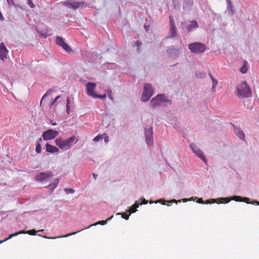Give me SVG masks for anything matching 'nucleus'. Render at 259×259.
Returning <instances> with one entry per match:
<instances>
[{
  "label": "nucleus",
  "instance_id": "nucleus-39",
  "mask_svg": "<svg viewBox=\"0 0 259 259\" xmlns=\"http://www.w3.org/2000/svg\"><path fill=\"white\" fill-rule=\"evenodd\" d=\"M211 79L212 82L213 88H215L217 85L218 84V81L213 77H211Z\"/></svg>",
  "mask_w": 259,
  "mask_h": 259
},
{
  "label": "nucleus",
  "instance_id": "nucleus-19",
  "mask_svg": "<svg viewBox=\"0 0 259 259\" xmlns=\"http://www.w3.org/2000/svg\"><path fill=\"white\" fill-rule=\"evenodd\" d=\"M46 151L48 153H54L55 152H58L59 151L58 148L50 144L49 143L46 144Z\"/></svg>",
  "mask_w": 259,
  "mask_h": 259
},
{
  "label": "nucleus",
  "instance_id": "nucleus-44",
  "mask_svg": "<svg viewBox=\"0 0 259 259\" xmlns=\"http://www.w3.org/2000/svg\"><path fill=\"white\" fill-rule=\"evenodd\" d=\"M139 201H141V203H140V204H146L148 203V201L146 200L145 198H141L140 200H139Z\"/></svg>",
  "mask_w": 259,
  "mask_h": 259
},
{
  "label": "nucleus",
  "instance_id": "nucleus-27",
  "mask_svg": "<svg viewBox=\"0 0 259 259\" xmlns=\"http://www.w3.org/2000/svg\"><path fill=\"white\" fill-rule=\"evenodd\" d=\"M127 211L129 212V214H127L125 213H121V212H118L116 214V215H121V217L125 219V220H128L129 219V217L131 214V212L130 209H128Z\"/></svg>",
  "mask_w": 259,
  "mask_h": 259
},
{
  "label": "nucleus",
  "instance_id": "nucleus-41",
  "mask_svg": "<svg viewBox=\"0 0 259 259\" xmlns=\"http://www.w3.org/2000/svg\"><path fill=\"white\" fill-rule=\"evenodd\" d=\"M135 45L137 47V51L139 52L140 51V48L142 46V43L139 40H137L135 42Z\"/></svg>",
  "mask_w": 259,
  "mask_h": 259
},
{
  "label": "nucleus",
  "instance_id": "nucleus-2",
  "mask_svg": "<svg viewBox=\"0 0 259 259\" xmlns=\"http://www.w3.org/2000/svg\"><path fill=\"white\" fill-rule=\"evenodd\" d=\"M165 103L167 105H171L172 101L167 99L164 94H158L150 101L151 106L153 108L160 106L161 103Z\"/></svg>",
  "mask_w": 259,
  "mask_h": 259
},
{
  "label": "nucleus",
  "instance_id": "nucleus-45",
  "mask_svg": "<svg viewBox=\"0 0 259 259\" xmlns=\"http://www.w3.org/2000/svg\"><path fill=\"white\" fill-rule=\"evenodd\" d=\"M58 183H59V179H56L55 180V182L53 184V185H54L53 188L54 189L56 188L57 187Z\"/></svg>",
  "mask_w": 259,
  "mask_h": 259
},
{
  "label": "nucleus",
  "instance_id": "nucleus-9",
  "mask_svg": "<svg viewBox=\"0 0 259 259\" xmlns=\"http://www.w3.org/2000/svg\"><path fill=\"white\" fill-rule=\"evenodd\" d=\"M190 148L196 156L202 160L206 164L207 163V160L203 152L195 144L191 143L190 145Z\"/></svg>",
  "mask_w": 259,
  "mask_h": 259
},
{
  "label": "nucleus",
  "instance_id": "nucleus-56",
  "mask_svg": "<svg viewBox=\"0 0 259 259\" xmlns=\"http://www.w3.org/2000/svg\"><path fill=\"white\" fill-rule=\"evenodd\" d=\"M41 35H44L45 37H47V34H46L45 33H41Z\"/></svg>",
  "mask_w": 259,
  "mask_h": 259
},
{
  "label": "nucleus",
  "instance_id": "nucleus-48",
  "mask_svg": "<svg viewBox=\"0 0 259 259\" xmlns=\"http://www.w3.org/2000/svg\"><path fill=\"white\" fill-rule=\"evenodd\" d=\"M13 6L15 8H19L20 9H22V7L21 6H20L19 5H18V4H15L14 3V5H13Z\"/></svg>",
  "mask_w": 259,
  "mask_h": 259
},
{
  "label": "nucleus",
  "instance_id": "nucleus-6",
  "mask_svg": "<svg viewBox=\"0 0 259 259\" xmlns=\"http://www.w3.org/2000/svg\"><path fill=\"white\" fill-rule=\"evenodd\" d=\"M183 14H190L195 9L194 0H180Z\"/></svg>",
  "mask_w": 259,
  "mask_h": 259
},
{
  "label": "nucleus",
  "instance_id": "nucleus-28",
  "mask_svg": "<svg viewBox=\"0 0 259 259\" xmlns=\"http://www.w3.org/2000/svg\"><path fill=\"white\" fill-rule=\"evenodd\" d=\"M22 233H24V230L18 231V232H16V233H15L14 234H12L9 235V237L5 239V241H6L8 240L9 239H11L12 237H13L14 236H16L18 235L21 234H22Z\"/></svg>",
  "mask_w": 259,
  "mask_h": 259
},
{
  "label": "nucleus",
  "instance_id": "nucleus-24",
  "mask_svg": "<svg viewBox=\"0 0 259 259\" xmlns=\"http://www.w3.org/2000/svg\"><path fill=\"white\" fill-rule=\"evenodd\" d=\"M193 200V197H191L189 199H187V198H184L182 200H177L176 199H172V200H169L168 201V202L170 203H176L177 204H178V203H180L182 201L183 202H187L188 201H191Z\"/></svg>",
  "mask_w": 259,
  "mask_h": 259
},
{
  "label": "nucleus",
  "instance_id": "nucleus-37",
  "mask_svg": "<svg viewBox=\"0 0 259 259\" xmlns=\"http://www.w3.org/2000/svg\"><path fill=\"white\" fill-rule=\"evenodd\" d=\"M64 191L67 194H73L75 192L74 190L72 188H65L64 189Z\"/></svg>",
  "mask_w": 259,
  "mask_h": 259
},
{
  "label": "nucleus",
  "instance_id": "nucleus-57",
  "mask_svg": "<svg viewBox=\"0 0 259 259\" xmlns=\"http://www.w3.org/2000/svg\"><path fill=\"white\" fill-rule=\"evenodd\" d=\"M208 75L210 76V78H211V77H213L210 72H209Z\"/></svg>",
  "mask_w": 259,
  "mask_h": 259
},
{
  "label": "nucleus",
  "instance_id": "nucleus-3",
  "mask_svg": "<svg viewBox=\"0 0 259 259\" xmlns=\"http://www.w3.org/2000/svg\"><path fill=\"white\" fill-rule=\"evenodd\" d=\"M113 217V216L112 215L109 218H108L106 220L98 221V222H97V223H96L95 224H92V225H90L87 228H85L82 229L81 230H79V231H77L76 232H72L71 233L67 234L65 235H62V236H56V237H47L46 236H42V235L41 237H43V238H45L50 239H55L59 238L67 237L70 236L71 235H75L76 233H77L78 232H79L83 230L84 229H87V228H90V227H91L92 226H97V225H106L108 221H110L112 219V218ZM39 236H41V235H39Z\"/></svg>",
  "mask_w": 259,
  "mask_h": 259
},
{
  "label": "nucleus",
  "instance_id": "nucleus-25",
  "mask_svg": "<svg viewBox=\"0 0 259 259\" xmlns=\"http://www.w3.org/2000/svg\"><path fill=\"white\" fill-rule=\"evenodd\" d=\"M139 200L136 201L135 203L131 206L129 209L131 210V213H134L137 211V208H138L140 205Z\"/></svg>",
  "mask_w": 259,
  "mask_h": 259
},
{
  "label": "nucleus",
  "instance_id": "nucleus-34",
  "mask_svg": "<svg viewBox=\"0 0 259 259\" xmlns=\"http://www.w3.org/2000/svg\"><path fill=\"white\" fill-rule=\"evenodd\" d=\"M36 231L34 229L28 230V231H24V234H28L30 235H34L36 233Z\"/></svg>",
  "mask_w": 259,
  "mask_h": 259
},
{
  "label": "nucleus",
  "instance_id": "nucleus-21",
  "mask_svg": "<svg viewBox=\"0 0 259 259\" xmlns=\"http://www.w3.org/2000/svg\"><path fill=\"white\" fill-rule=\"evenodd\" d=\"M170 35L169 37H168V38L175 37L177 36V29L171 20H170Z\"/></svg>",
  "mask_w": 259,
  "mask_h": 259
},
{
  "label": "nucleus",
  "instance_id": "nucleus-51",
  "mask_svg": "<svg viewBox=\"0 0 259 259\" xmlns=\"http://www.w3.org/2000/svg\"><path fill=\"white\" fill-rule=\"evenodd\" d=\"M50 123L52 125H57V123L55 122H53V120H51L50 121Z\"/></svg>",
  "mask_w": 259,
  "mask_h": 259
},
{
  "label": "nucleus",
  "instance_id": "nucleus-17",
  "mask_svg": "<svg viewBox=\"0 0 259 259\" xmlns=\"http://www.w3.org/2000/svg\"><path fill=\"white\" fill-rule=\"evenodd\" d=\"M234 131L236 135L241 140L244 141L245 139V136L243 131L241 129L240 127H237L232 124Z\"/></svg>",
  "mask_w": 259,
  "mask_h": 259
},
{
  "label": "nucleus",
  "instance_id": "nucleus-54",
  "mask_svg": "<svg viewBox=\"0 0 259 259\" xmlns=\"http://www.w3.org/2000/svg\"><path fill=\"white\" fill-rule=\"evenodd\" d=\"M256 203L257 205H259V202L257 201H254L251 203V204Z\"/></svg>",
  "mask_w": 259,
  "mask_h": 259
},
{
  "label": "nucleus",
  "instance_id": "nucleus-18",
  "mask_svg": "<svg viewBox=\"0 0 259 259\" xmlns=\"http://www.w3.org/2000/svg\"><path fill=\"white\" fill-rule=\"evenodd\" d=\"M75 140L76 138L75 136H72L66 140H63V149H65L67 146L70 147L74 143H76L77 140L75 142Z\"/></svg>",
  "mask_w": 259,
  "mask_h": 259
},
{
  "label": "nucleus",
  "instance_id": "nucleus-38",
  "mask_svg": "<svg viewBox=\"0 0 259 259\" xmlns=\"http://www.w3.org/2000/svg\"><path fill=\"white\" fill-rule=\"evenodd\" d=\"M104 135H98L94 138V141L98 142L100 140L103 139Z\"/></svg>",
  "mask_w": 259,
  "mask_h": 259
},
{
  "label": "nucleus",
  "instance_id": "nucleus-10",
  "mask_svg": "<svg viewBox=\"0 0 259 259\" xmlns=\"http://www.w3.org/2000/svg\"><path fill=\"white\" fill-rule=\"evenodd\" d=\"M144 136L147 145L150 146L153 145V130L152 127L144 129Z\"/></svg>",
  "mask_w": 259,
  "mask_h": 259
},
{
  "label": "nucleus",
  "instance_id": "nucleus-58",
  "mask_svg": "<svg viewBox=\"0 0 259 259\" xmlns=\"http://www.w3.org/2000/svg\"><path fill=\"white\" fill-rule=\"evenodd\" d=\"M144 27H145V28L146 30V31H147V29H148V26H146V25H145V26H144Z\"/></svg>",
  "mask_w": 259,
  "mask_h": 259
},
{
  "label": "nucleus",
  "instance_id": "nucleus-60",
  "mask_svg": "<svg viewBox=\"0 0 259 259\" xmlns=\"http://www.w3.org/2000/svg\"><path fill=\"white\" fill-rule=\"evenodd\" d=\"M211 90L212 92H214L215 91V88H213V85L212 86Z\"/></svg>",
  "mask_w": 259,
  "mask_h": 259
},
{
  "label": "nucleus",
  "instance_id": "nucleus-35",
  "mask_svg": "<svg viewBox=\"0 0 259 259\" xmlns=\"http://www.w3.org/2000/svg\"><path fill=\"white\" fill-rule=\"evenodd\" d=\"M35 151L37 153H40L41 151L40 143H36Z\"/></svg>",
  "mask_w": 259,
  "mask_h": 259
},
{
  "label": "nucleus",
  "instance_id": "nucleus-40",
  "mask_svg": "<svg viewBox=\"0 0 259 259\" xmlns=\"http://www.w3.org/2000/svg\"><path fill=\"white\" fill-rule=\"evenodd\" d=\"M27 5L31 8H33L35 7L31 0H27Z\"/></svg>",
  "mask_w": 259,
  "mask_h": 259
},
{
  "label": "nucleus",
  "instance_id": "nucleus-8",
  "mask_svg": "<svg viewBox=\"0 0 259 259\" xmlns=\"http://www.w3.org/2000/svg\"><path fill=\"white\" fill-rule=\"evenodd\" d=\"M219 202L223 203H227L229 202L231 200H235L236 201H243L247 203H251L252 202H249V199L247 197H242L239 196H233L231 197H226V198H218Z\"/></svg>",
  "mask_w": 259,
  "mask_h": 259
},
{
  "label": "nucleus",
  "instance_id": "nucleus-52",
  "mask_svg": "<svg viewBox=\"0 0 259 259\" xmlns=\"http://www.w3.org/2000/svg\"><path fill=\"white\" fill-rule=\"evenodd\" d=\"M93 178H94L95 180H96L97 178L98 177V175L95 174V173H93Z\"/></svg>",
  "mask_w": 259,
  "mask_h": 259
},
{
  "label": "nucleus",
  "instance_id": "nucleus-22",
  "mask_svg": "<svg viewBox=\"0 0 259 259\" xmlns=\"http://www.w3.org/2000/svg\"><path fill=\"white\" fill-rule=\"evenodd\" d=\"M227 3V11L230 15H233L234 14L235 10L231 0H226Z\"/></svg>",
  "mask_w": 259,
  "mask_h": 259
},
{
  "label": "nucleus",
  "instance_id": "nucleus-14",
  "mask_svg": "<svg viewBox=\"0 0 259 259\" xmlns=\"http://www.w3.org/2000/svg\"><path fill=\"white\" fill-rule=\"evenodd\" d=\"M53 176L54 174L52 171L40 172L36 176L35 180L37 181L41 182L43 181H46L49 178Z\"/></svg>",
  "mask_w": 259,
  "mask_h": 259
},
{
  "label": "nucleus",
  "instance_id": "nucleus-49",
  "mask_svg": "<svg viewBox=\"0 0 259 259\" xmlns=\"http://www.w3.org/2000/svg\"><path fill=\"white\" fill-rule=\"evenodd\" d=\"M70 106H66V112L68 114L70 112Z\"/></svg>",
  "mask_w": 259,
  "mask_h": 259
},
{
  "label": "nucleus",
  "instance_id": "nucleus-32",
  "mask_svg": "<svg viewBox=\"0 0 259 259\" xmlns=\"http://www.w3.org/2000/svg\"><path fill=\"white\" fill-rule=\"evenodd\" d=\"M172 4L174 5V7L176 9H180V4L178 0H172Z\"/></svg>",
  "mask_w": 259,
  "mask_h": 259
},
{
  "label": "nucleus",
  "instance_id": "nucleus-33",
  "mask_svg": "<svg viewBox=\"0 0 259 259\" xmlns=\"http://www.w3.org/2000/svg\"><path fill=\"white\" fill-rule=\"evenodd\" d=\"M245 63H247V62L245 61L244 65L240 69V72L243 74L246 73L247 71V67L245 65Z\"/></svg>",
  "mask_w": 259,
  "mask_h": 259
},
{
  "label": "nucleus",
  "instance_id": "nucleus-53",
  "mask_svg": "<svg viewBox=\"0 0 259 259\" xmlns=\"http://www.w3.org/2000/svg\"><path fill=\"white\" fill-rule=\"evenodd\" d=\"M42 140L41 138H39L38 140H37L36 143H40L41 142H42Z\"/></svg>",
  "mask_w": 259,
  "mask_h": 259
},
{
  "label": "nucleus",
  "instance_id": "nucleus-12",
  "mask_svg": "<svg viewBox=\"0 0 259 259\" xmlns=\"http://www.w3.org/2000/svg\"><path fill=\"white\" fill-rule=\"evenodd\" d=\"M63 4L68 8H72L74 10H76L80 6H84V3L82 2H75L73 0H67L64 2Z\"/></svg>",
  "mask_w": 259,
  "mask_h": 259
},
{
  "label": "nucleus",
  "instance_id": "nucleus-20",
  "mask_svg": "<svg viewBox=\"0 0 259 259\" xmlns=\"http://www.w3.org/2000/svg\"><path fill=\"white\" fill-rule=\"evenodd\" d=\"M198 27V25L196 21H191V24L186 26L188 32H190Z\"/></svg>",
  "mask_w": 259,
  "mask_h": 259
},
{
  "label": "nucleus",
  "instance_id": "nucleus-50",
  "mask_svg": "<svg viewBox=\"0 0 259 259\" xmlns=\"http://www.w3.org/2000/svg\"><path fill=\"white\" fill-rule=\"evenodd\" d=\"M104 141L106 143H107L109 142L108 137H107V136L106 137V138L104 139Z\"/></svg>",
  "mask_w": 259,
  "mask_h": 259
},
{
  "label": "nucleus",
  "instance_id": "nucleus-5",
  "mask_svg": "<svg viewBox=\"0 0 259 259\" xmlns=\"http://www.w3.org/2000/svg\"><path fill=\"white\" fill-rule=\"evenodd\" d=\"M154 91L151 84L146 83L144 84L143 94L141 100L143 102H147L153 95Z\"/></svg>",
  "mask_w": 259,
  "mask_h": 259
},
{
  "label": "nucleus",
  "instance_id": "nucleus-26",
  "mask_svg": "<svg viewBox=\"0 0 259 259\" xmlns=\"http://www.w3.org/2000/svg\"><path fill=\"white\" fill-rule=\"evenodd\" d=\"M55 143L60 148L63 149V139L61 138L56 139Z\"/></svg>",
  "mask_w": 259,
  "mask_h": 259
},
{
  "label": "nucleus",
  "instance_id": "nucleus-46",
  "mask_svg": "<svg viewBox=\"0 0 259 259\" xmlns=\"http://www.w3.org/2000/svg\"><path fill=\"white\" fill-rule=\"evenodd\" d=\"M7 3L10 5L12 6L14 5V2L13 0H7Z\"/></svg>",
  "mask_w": 259,
  "mask_h": 259
},
{
  "label": "nucleus",
  "instance_id": "nucleus-11",
  "mask_svg": "<svg viewBox=\"0 0 259 259\" xmlns=\"http://www.w3.org/2000/svg\"><path fill=\"white\" fill-rule=\"evenodd\" d=\"M58 134L59 132L58 131L49 129L43 133L42 137L45 141H48L54 139Z\"/></svg>",
  "mask_w": 259,
  "mask_h": 259
},
{
  "label": "nucleus",
  "instance_id": "nucleus-13",
  "mask_svg": "<svg viewBox=\"0 0 259 259\" xmlns=\"http://www.w3.org/2000/svg\"><path fill=\"white\" fill-rule=\"evenodd\" d=\"M55 41L58 46L61 47L67 53H70L72 52V49L65 42L64 39L63 37L57 36L56 37Z\"/></svg>",
  "mask_w": 259,
  "mask_h": 259
},
{
  "label": "nucleus",
  "instance_id": "nucleus-36",
  "mask_svg": "<svg viewBox=\"0 0 259 259\" xmlns=\"http://www.w3.org/2000/svg\"><path fill=\"white\" fill-rule=\"evenodd\" d=\"M106 97V94H103V95H98V94H95V95H94V96L93 97L94 98H99V99H105Z\"/></svg>",
  "mask_w": 259,
  "mask_h": 259
},
{
  "label": "nucleus",
  "instance_id": "nucleus-4",
  "mask_svg": "<svg viewBox=\"0 0 259 259\" xmlns=\"http://www.w3.org/2000/svg\"><path fill=\"white\" fill-rule=\"evenodd\" d=\"M206 46L201 42H195L188 45V49L191 53L195 54H201L204 53L206 50Z\"/></svg>",
  "mask_w": 259,
  "mask_h": 259
},
{
  "label": "nucleus",
  "instance_id": "nucleus-59",
  "mask_svg": "<svg viewBox=\"0 0 259 259\" xmlns=\"http://www.w3.org/2000/svg\"><path fill=\"white\" fill-rule=\"evenodd\" d=\"M5 242V240H1L0 241V244L3 242Z\"/></svg>",
  "mask_w": 259,
  "mask_h": 259
},
{
  "label": "nucleus",
  "instance_id": "nucleus-29",
  "mask_svg": "<svg viewBox=\"0 0 259 259\" xmlns=\"http://www.w3.org/2000/svg\"><path fill=\"white\" fill-rule=\"evenodd\" d=\"M54 92V90H53V89H50L49 90H48V91H47V92L45 94V95L43 96V97H42V98H41V101H40V105L41 104V103H42V100H43L45 98H46V97H48V96H49L50 95H51V94L52 92Z\"/></svg>",
  "mask_w": 259,
  "mask_h": 259
},
{
  "label": "nucleus",
  "instance_id": "nucleus-15",
  "mask_svg": "<svg viewBox=\"0 0 259 259\" xmlns=\"http://www.w3.org/2000/svg\"><path fill=\"white\" fill-rule=\"evenodd\" d=\"M9 53L8 50L6 47L4 42L0 44V59L5 61L7 58V55Z\"/></svg>",
  "mask_w": 259,
  "mask_h": 259
},
{
  "label": "nucleus",
  "instance_id": "nucleus-42",
  "mask_svg": "<svg viewBox=\"0 0 259 259\" xmlns=\"http://www.w3.org/2000/svg\"><path fill=\"white\" fill-rule=\"evenodd\" d=\"M61 98V96H57L55 99L52 102V103L50 105V107L53 106L55 102H56L60 98Z\"/></svg>",
  "mask_w": 259,
  "mask_h": 259
},
{
  "label": "nucleus",
  "instance_id": "nucleus-16",
  "mask_svg": "<svg viewBox=\"0 0 259 259\" xmlns=\"http://www.w3.org/2000/svg\"><path fill=\"white\" fill-rule=\"evenodd\" d=\"M86 87L87 94L89 96L93 97L94 95L96 94L94 93V89L96 87V84L95 83L89 82L87 83Z\"/></svg>",
  "mask_w": 259,
  "mask_h": 259
},
{
  "label": "nucleus",
  "instance_id": "nucleus-7",
  "mask_svg": "<svg viewBox=\"0 0 259 259\" xmlns=\"http://www.w3.org/2000/svg\"><path fill=\"white\" fill-rule=\"evenodd\" d=\"M182 52V48H176L175 46H170L167 48L166 54L169 58L172 59L180 57Z\"/></svg>",
  "mask_w": 259,
  "mask_h": 259
},
{
  "label": "nucleus",
  "instance_id": "nucleus-55",
  "mask_svg": "<svg viewBox=\"0 0 259 259\" xmlns=\"http://www.w3.org/2000/svg\"><path fill=\"white\" fill-rule=\"evenodd\" d=\"M38 232H41L42 233L44 232V230H40L37 231Z\"/></svg>",
  "mask_w": 259,
  "mask_h": 259
},
{
  "label": "nucleus",
  "instance_id": "nucleus-1",
  "mask_svg": "<svg viewBox=\"0 0 259 259\" xmlns=\"http://www.w3.org/2000/svg\"><path fill=\"white\" fill-rule=\"evenodd\" d=\"M237 96L240 98L251 96V91L246 81H242L237 87Z\"/></svg>",
  "mask_w": 259,
  "mask_h": 259
},
{
  "label": "nucleus",
  "instance_id": "nucleus-23",
  "mask_svg": "<svg viewBox=\"0 0 259 259\" xmlns=\"http://www.w3.org/2000/svg\"><path fill=\"white\" fill-rule=\"evenodd\" d=\"M197 203H202V204H208V203H220V202H219V200L218 199H211L206 200L205 202H204L202 198H200L198 199V200L197 201Z\"/></svg>",
  "mask_w": 259,
  "mask_h": 259
},
{
  "label": "nucleus",
  "instance_id": "nucleus-31",
  "mask_svg": "<svg viewBox=\"0 0 259 259\" xmlns=\"http://www.w3.org/2000/svg\"><path fill=\"white\" fill-rule=\"evenodd\" d=\"M165 202H166V201L164 200V199H158V200H156V201H151V200H150L149 201V203L150 204H152V203H161L163 205H165L166 204Z\"/></svg>",
  "mask_w": 259,
  "mask_h": 259
},
{
  "label": "nucleus",
  "instance_id": "nucleus-47",
  "mask_svg": "<svg viewBox=\"0 0 259 259\" xmlns=\"http://www.w3.org/2000/svg\"><path fill=\"white\" fill-rule=\"evenodd\" d=\"M70 101L69 98L68 97L66 100V106H70Z\"/></svg>",
  "mask_w": 259,
  "mask_h": 259
},
{
  "label": "nucleus",
  "instance_id": "nucleus-30",
  "mask_svg": "<svg viewBox=\"0 0 259 259\" xmlns=\"http://www.w3.org/2000/svg\"><path fill=\"white\" fill-rule=\"evenodd\" d=\"M195 75L197 78H203L205 77L206 74L203 72L197 71L195 73Z\"/></svg>",
  "mask_w": 259,
  "mask_h": 259
},
{
  "label": "nucleus",
  "instance_id": "nucleus-43",
  "mask_svg": "<svg viewBox=\"0 0 259 259\" xmlns=\"http://www.w3.org/2000/svg\"><path fill=\"white\" fill-rule=\"evenodd\" d=\"M107 96L110 100H113L112 92L111 90H108L107 91Z\"/></svg>",
  "mask_w": 259,
  "mask_h": 259
},
{
  "label": "nucleus",
  "instance_id": "nucleus-61",
  "mask_svg": "<svg viewBox=\"0 0 259 259\" xmlns=\"http://www.w3.org/2000/svg\"><path fill=\"white\" fill-rule=\"evenodd\" d=\"M200 1H201V0H199V2H200Z\"/></svg>",
  "mask_w": 259,
  "mask_h": 259
}]
</instances>
